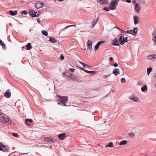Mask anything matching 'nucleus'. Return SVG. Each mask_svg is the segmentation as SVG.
<instances>
[{"mask_svg": "<svg viewBox=\"0 0 156 156\" xmlns=\"http://www.w3.org/2000/svg\"><path fill=\"white\" fill-rule=\"evenodd\" d=\"M68 98L66 96H62L59 95V105L67 106L66 105L67 102Z\"/></svg>", "mask_w": 156, "mask_h": 156, "instance_id": "f257e3e1", "label": "nucleus"}, {"mask_svg": "<svg viewBox=\"0 0 156 156\" xmlns=\"http://www.w3.org/2000/svg\"><path fill=\"white\" fill-rule=\"evenodd\" d=\"M120 0H112L110 4V8L111 10H114L116 9L118 2Z\"/></svg>", "mask_w": 156, "mask_h": 156, "instance_id": "f03ea898", "label": "nucleus"}, {"mask_svg": "<svg viewBox=\"0 0 156 156\" xmlns=\"http://www.w3.org/2000/svg\"><path fill=\"white\" fill-rule=\"evenodd\" d=\"M0 120L1 122L5 123L9 122V119L6 117L3 114H0Z\"/></svg>", "mask_w": 156, "mask_h": 156, "instance_id": "7ed1b4c3", "label": "nucleus"}, {"mask_svg": "<svg viewBox=\"0 0 156 156\" xmlns=\"http://www.w3.org/2000/svg\"><path fill=\"white\" fill-rule=\"evenodd\" d=\"M128 38L127 37H123V36H121L119 38V41L120 44L123 45L125 42H127Z\"/></svg>", "mask_w": 156, "mask_h": 156, "instance_id": "20e7f679", "label": "nucleus"}, {"mask_svg": "<svg viewBox=\"0 0 156 156\" xmlns=\"http://www.w3.org/2000/svg\"><path fill=\"white\" fill-rule=\"evenodd\" d=\"M9 149V147L8 146L4 145L1 143H0V151L4 152H7Z\"/></svg>", "mask_w": 156, "mask_h": 156, "instance_id": "39448f33", "label": "nucleus"}, {"mask_svg": "<svg viewBox=\"0 0 156 156\" xmlns=\"http://www.w3.org/2000/svg\"><path fill=\"white\" fill-rule=\"evenodd\" d=\"M45 141L47 142L54 143L56 141V139L54 138L46 137L45 139Z\"/></svg>", "mask_w": 156, "mask_h": 156, "instance_id": "423d86ee", "label": "nucleus"}, {"mask_svg": "<svg viewBox=\"0 0 156 156\" xmlns=\"http://www.w3.org/2000/svg\"><path fill=\"white\" fill-rule=\"evenodd\" d=\"M119 40L117 38H115L112 41V44L115 46H119Z\"/></svg>", "mask_w": 156, "mask_h": 156, "instance_id": "0eeeda50", "label": "nucleus"}, {"mask_svg": "<svg viewBox=\"0 0 156 156\" xmlns=\"http://www.w3.org/2000/svg\"><path fill=\"white\" fill-rule=\"evenodd\" d=\"M66 137V136L65 133L59 134V139H60L61 140H64Z\"/></svg>", "mask_w": 156, "mask_h": 156, "instance_id": "6e6552de", "label": "nucleus"}, {"mask_svg": "<svg viewBox=\"0 0 156 156\" xmlns=\"http://www.w3.org/2000/svg\"><path fill=\"white\" fill-rule=\"evenodd\" d=\"M147 58L150 60H154L156 59V55H150L147 56Z\"/></svg>", "mask_w": 156, "mask_h": 156, "instance_id": "1a4fd4ad", "label": "nucleus"}, {"mask_svg": "<svg viewBox=\"0 0 156 156\" xmlns=\"http://www.w3.org/2000/svg\"><path fill=\"white\" fill-rule=\"evenodd\" d=\"M44 5L43 3L38 2L36 3L35 5V7L37 9H39L42 7Z\"/></svg>", "mask_w": 156, "mask_h": 156, "instance_id": "9d476101", "label": "nucleus"}, {"mask_svg": "<svg viewBox=\"0 0 156 156\" xmlns=\"http://www.w3.org/2000/svg\"><path fill=\"white\" fill-rule=\"evenodd\" d=\"M105 42L104 41H100L97 44L95 45L94 49L95 51H96L97 50H98L99 48V45L102 44L103 43Z\"/></svg>", "mask_w": 156, "mask_h": 156, "instance_id": "9b49d317", "label": "nucleus"}, {"mask_svg": "<svg viewBox=\"0 0 156 156\" xmlns=\"http://www.w3.org/2000/svg\"><path fill=\"white\" fill-rule=\"evenodd\" d=\"M33 122V120L30 119H26L25 120V123L26 125L28 126H30L29 123H32Z\"/></svg>", "mask_w": 156, "mask_h": 156, "instance_id": "f8f14e48", "label": "nucleus"}, {"mask_svg": "<svg viewBox=\"0 0 156 156\" xmlns=\"http://www.w3.org/2000/svg\"><path fill=\"white\" fill-rule=\"evenodd\" d=\"M138 28L136 27L133 30H131V33L130 34H132L133 35H135L137 33V32Z\"/></svg>", "mask_w": 156, "mask_h": 156, "instance_id": "ddd939ff", "label": "nucleus"}, {"mask_svg": "<svg viewBox=\"0 0 156 156\" xmlns=\"http://www.w3.org/2000/svg\"><path fill=\"white\" fill-rule=\"evenodd\" d=\"M9 90H8L4 94V96L7 98H9L11 95V92L9 91Z\"/></svg>", "mask_w": 156, "mask_h": 156, "instance_id": "4468645a", "label": "nucleus"}, {"mask_svg": "<svg viewBox=\"0 0 156 156\" xmlns=\"http://www.w3.org/2000/svg\"><path fill=\"white\" fill-rule=\"evenodd\" d=\"M72 74L69 72H66L64 74V76L66 78H71Z\"/></svg>", "mask_w": 156, "mask_h": 156, "instance_id": "2eb2a0df", "label": "nucleus"}, {"mask_svg": "<svg viewBox=\"0 0 156 156\" xmlns=\"http://www.w3.org/2000/svg\"><path fill=\"white\" fill-rule=\"evenodd\" d=\"M134 9L135 11L136 12H138L139 11L140 9V7L138 6V4L136 3L135 4Z\"/></svg>", "mask_w": 156, "mask_h": 156, "instance_id": "dca6fc26", "label": "nucleus"}, {"mask_svg": "<svg viewBox=\"0 0 156 156\" xmlns=\"http://www.w3.org/2000/svg\"><path fill=\"white\" fill-rule=\"evenodd\" d=\"M133 18L134 24L136 25L138 23V18L136 16H134Z\"/></svg>", "mask_w": 156, "mask_h": 156, "instance_id": "f3484780", "label": "nucleus"}, {"mask_svg": "<svg viewBox=\"0 0 156 156\" xmlns=\"http://www.w3.org/2000/svg\"><path fill=\"white\" fill-rule=\"evenodd\" d=\"M87 44H88V47L89 49L91 50L92 49V42L90 41V40H89L87 43Z\"/></svg>", "mask_w": 156, "mask_h": 156, "instance_id": "a211bd4d", "label": "nucleus"}, {"mask_svg": "<svg viewBox=\"0 0 156 156\" xmlns=\"http://www.w3.org/2000/svg\"><path fill=\"white\" fill-rule=\"evenodd\" d=\"M113 73L115 75H117L119 73V71L118 69H115L113 71Z\"/></svg>", "mask_w": 156, "mask_h": 156, "instance_id": "6ab92c4d", "label": "nucleus"}, {"mask_svg": "<svg viewBox=\"0 0 156 156\" xmlns=\"http://www.w3.org/2000/svg\"><path fill=\"white\" fill-rule=\"evenodd\" d=\"M9 12L12 16H15L17 14V12L16 11H15L13 12L12 10H10L9 11Z\"/></svg>", "mask_w": 156, "mask_h": 156, "instance_id": "aec40b11", "label": "nucleus"}, {"mask_svg": "<svg viewBox=\"0 0 156 156\" xmlns=\"http://www.w3.org/2000/svg\"><path fill=\"white\" fill-rule=\"evenodd\" d=\"M0 44L2 46L3 49H5L6 45L1 39H0Z\"/></svg>", "mask_w": 156, "mask_h": 156, "instance_id": "412c9836", "label": "nucleus"}, {"mask_svg": "<svg viewBox=\"0 0 156 156\" xmlns=\"http://www.w3.org/2000/svg\"><path fill=\"white\" fill-rule=\"evenodd\" d=\"M29 14L31 16L34 17H35V12L33 10L30 11Z\"/></svg>", "mask_w": 156, "mask_h": 156, "instance_id": "4be33fe9", "label": "nucleus"}, {"mask_svg": "<svg viewBox=\"0 0 156 156\" xmlns=\"http://www.w3.org/2000/svg\"><path fill=\"white\" fill-rule=\"evenodd\" d=\"M130 99L135 101H136L138 100V97L134 96L130 97Z\"/></svg>", "mask_w": 156, "mask_h": 156, "instance_id": "5701e85b", "label": "nucleus"}, {"mask_svg": "<svg viewBox=\"0 0 156 156\" xmlns=\"http://www.w3.org/2000/svg\"><path fill=\"white\" fill-rule=\"evenodd\" d=\"M26 47L27 50H30L32 47V46H31V44L30 43H28L26 45Z\"/></svg>", "mask_w": 156, "mask_h": 156, "instance_id": "b1692460", "label": "nucleus"}, {"mask_svg": "<svg viewBox=\"0 0 156 156\" xmlns=\"http://www.w3.org/2000/svg\"><path fill=\"white\" fill-rule=\"evenodd\" d=\"M127 141L124 140L121 141L119 144L120 145H125L127 144Z\"/></svg>", "mask_w": 156, "mask_h": 156, "instance_id": "393cba45", "label": "nucleus"}, {"mask_svg": "<svg viewBox=\"0 0 156 156\" xmlns=\"http://www.w3.org/2000/svg\"><path fill=\"white\" fill-rule=\"evenodd\" d=\"M49 41L52 43H56L57 42V41L54 38H50Z\"/></svg>", "mask_w": 156, "mask_h": 156, "instance_id": "a878e982", "label": "nucleus"}, {"mask_svg": "<svg viewBox=\"0 0 156 156\" xmlns=\"http://www.w3.org/2000/svg\"><path fill=\"white\" fill-rule=\"evenodd\" d=\"M99 1H102V4H106L108 3V0H98Z\"/></svg>", "mask_w": 156, "mask_h": 156, "instance_id": "bb28decb", "label": "nucleus"}, {"mask_svg": "<svg viewBox=\"0 0 156 156\" xmlns=\"http://www.w3.org/2000/svg\"><path fill=\"white\" fill-rule=\"evenodd\" d=\"M119 29L120 31H121L122 32V33H125L127 34H130L131 33V30H128L127 31H124L121 29H119V28H118Z\"/></svg>", "mask_w": 156, "mask_h": 156, "instance_id": "cd10ccee", "label": "nucleus"}, {"mask_svg": "<svg viewBox=\"0 0 156 156\" xmlns=\"http://www.w3.org/2000/svg\"><path fill=\"white\" fill-rule=\"evenodd\" d=\"M113 147V143L111 142L109 143L108 145H107L105 146V147Z\"/></svg>", "mask_w": 156, "mask_h": 156, "instance_id": "c85d7f7f", "label": "nucleus"}, {"mask_svg": "<svg viewBox=\"0 0 156 156\" xmlns=\"http://www.w3.org/2000/svg\"><path fill=\"white\" fill-rule=\"evenodd\" d=\"M147 85H144L143 87L141 88V90L143 92H144L145 90H147Z\"/></svg>", "mask_w": 156, "mask_h": 156, "instance_id": "c756f323", "label": "nucleus"}, {"mask_svg": "<svg viewBox=\"0 0 156 156\" xmlns=\"http://www.w3.org/2000/svg\"><path fill=\"white\" fill-rule=\"evenodd\" d=\"M152 69L151 68H148L147 69V73L148 75H149V74L150 72L152 71Z\"/></svg>", "mask_w": 156, "mask_h": 156, "instance_id": "7c9ffc66", "label": "nucleus"}, {"mask_svg": "<svg viewBox=\"0 0 156 156\" xmlns=\"http://www.w3.org/2000/svg\"><path fill=\"white\" fill-rule=\"evenodd\" d=\"M80 63L81 64H82L84 67H87V68H88L89 67V66H88V65H87L84 63L83 62H80Z\"/></svg>", "mask_w": 156, "mask_h": 156, "instance_id": "2f4dec72", "label": "nucleus"}, {"mask_svg": "<svg viewBox=\"0 0 156 156\" xmlns=\"http://www.w3.org/2000/svg\"><path fill=\"white\" fill-rule=\"evenodd\" d=\"M153 35L154 39H153V41H154L155 43L156 44V33H154L153 34Z\"/></svg>", "mask_w": 156, "mask_h": 156, "instance_id": "473e14b6", "label": "nucleus"}, {"mask_svg": "<svg viewBox=\"0 0 156 156\" xmlns=\"http://www.w3.org/2000/svg\"><path fill=\"white\" fill-rule=\"evenodd\" d=\"M129 136L132 138L134 137L135 136V134L133 133H131L129 134Z\"/></svg>", "mask_w": 156, "mask_h": 156, "instance_id": "72a5a7b5", "label": "nucleus"}, {"mask_svg": "<svg viewBox=\"0 0 156 156\" xmlns=\"http://www.w3.org/2000/svg\"><path fill=\"white\" fill-rule=\"evenodd\" d=\"M40 14V12L39 11H36L35 12V17H37Z\"/></svg>", "mask_w": 156, "mask_h": 156, "instance_id": "f704fd0d", "label": "nucleus"}, {"mask_svg": "<svg viewBox=\"0 0 156 156\" xmlns=\"http://www.w3.org/2000/svg\"><path fill=\"white\" fill-rule=\"evenodd\" d=\"M65 58V57H64L63 55V54H62L60 56V57L59 58V59H60L61 61L64 59Z\"/></svg>", "mask_w": 156, "mask_h": 156, "instance_id": "c9c22d12", "label": "nucleus"}, {"mask_svg": "<svg viewBox=\"0 0 156 156\" xmlns=\"http://www.w3.org/2000/svg\"><path fill=\"white\" fill-rule=\"evenodd\" d=\"M42 33L43 34V35H44L45 36H46L48 34V32L47 31H44V30L42 31Z\"/></svg>", "mask_w": 156, "mask_h": 156, "instance_id": "e433bc0d", "label": "nucleus"}, {"mask_svg": "<svg viewBox=\"0 0 156 156\" xmlns=\"http://www.w3.org/2000/svg\"><path fill=\"white\" fill-rule=\"evenodd\" d=\"M13 136L14 137H18L19 136L18 134L17 133H12Z\"/></svg>", "mask_w": 156, "mask_h": 156, "instance_id": "4c0bfd02", "label": "nucleus"}, {"mask_svg": "<svg viewBox=\"0 0 156 156\" xmlns=\"http://www.w3.org/2000/svg\"><path fill=\"white\" fill-rule=\"evenodd\" d=\"M121 82L122 83H124L126 82V80L124 78H122L121 79Z\"/></svg>", "mask_w": 156, "mask_h": 156, "instance_id": "58836bf2", "label": "nucleus"}, {"mask_svg": "<svg viewBox=\"0 0 156 156\" xmlns=\"http://www.w3.org/2000/svg\"><path fill=\"white\" fill-rule=\"evenodd\" d=\"M104 9L106 11H109V9L108 8L105 7L104 8Z\"/></svg>", "mask_w": 156, "mask_h": 156, "instance_id": "ea45409f", "label": "nucleus"}, {"mask_svg": "<svg viewBox=\"0 0 156 156\" xmlns=\"http://www.w3.org/2000/svg\"><path fill=\"white\" fill-rule=\"evenodd\" d=\"M73 26L75 27H76V26L75 25H71L68 26H67L65 28V29H66L69 27H73Z\"/></svg>", "mask_w": 156, "mask_h": 156, "instance_id": "a19ab883", "label": "nucleus"}, {"mask_svg": "<svg viewBox=\"0 0 156 156\" xmlns=\"http://www.w3.org/2000/svg\"><path fill=\"white\" fill-rule=\"evenodd\" d=\"M27 13V12L26 11H24L22 12V14H26Z\"/></svg>", "mask_w": 156, "mask_h": 156, "instance_id": "79ce46f5", "label": "nucleus"}, {"mask_svg": "<svg viewBox=\"0 0 156 156\" xmlns=\"http://www.w3.org/2000/svg\"><path fill=\"white\" fill-rule=\"evenodd\" d=\"M95 72L93 71H89V73L91 74H92L93 73L95 74Z\"/></svg>", "mask_w": 156, "mask_h": 156, "instance_id": "37998d69", "label": "nucleus"}, {"mask_svg": "<svg viewBox=\"0 0 156 156\" xmlns=\"http://www.w3.org/2000/svg\"><path fill=\"white\" fill-rule=\"evenodd\" d=\"M82 69L86 73H89V71H87L84 68H82Z\"/></svg>", "mask_w": 156, "mask_h": 156, "instance_id": "c03bdc74", "label": "nucleus"}, {"mask_svg": "<svg viewBox=\"0 0 156 156\" xmlns=\"http://www.w3.org/2000/svg\"><path fill=\"white\" fill-rule=\"evenodd\" d=\"M75 69L73 68H71L70 69V71L72 73H73L75 71Z\"/></svg>", "mask_w": 156, "mask_h": 156, "instance_id": "a18cd8bd", "label": "nucleus"}, {"mask_svg": "<svg viewBox=\"0 0 156 156\" xmlns=\"http://www.w3.org/2000/svg\"><path fill=\"white\" fill-rule=\"evenodd\" d=\"M103 78L104 79H107L108 78V76H107V75H104L103 76Z\"/></svg>", "mask_w": 156, "mask_h": 156, "instance_id": "49530a36", "label": "nucleus"}, {"mask_svg": "<svg viewBox=\"0 0 156 156\" xmlns=\"http://www.w3.org/2000/svg\"><path fill=\"white\" fill-rule=\"evenodd\" d=\"M126 1L128 3H130L131 2L130 0H126Z\"/></svg>", "mask_w": 156, "mask_h": 156, "instance_id": "de8ad7c7", "label": "nucleus"}, {"mask_svg": "<svg viewBox=\"0 0 156 156\" xmlns=\"http://www.w3.org/2000/svg\"><path fill=\"white\" fill-rule=\"evenodd\" d=\"M114 66L115 67H117L118 66V64L117 63L114 64Z\"/></svg>", "mask_w": 156, "mask_h": 156, "instance_id": "09e8293b", "label": "nucleus"}, {"mask_svg": "<svg viewBox=\"0 0 156 156\" xmlns=\"http://www.w3.org/2000/svg\"><path fill=\"white\" fill-rule=\"evenodd\" d=\"M110 60L111 61H112L113 60V58L112 57H110Z\"/></svg>", "mask_w": 156, "mask_h": 156, "instance_id": "8fccbe9b", "label": "nucleus"}, {"mask_svg": "<svg viewBox=\"0 0 156 156\" xmlns=\"http://www.w3.org/2000/svg\"><path fill=\"white\" fill-rule=\"evenodd\" d=\"M153 76L154 77H156V73H154L153 74Z\"/></svg>", "mask_w": 156, "mask_h": 156, "instance_id": "3c124183", "label": "nucleus"}, {"mask_svg": "<svg viewBox=\"0 0 156 156\" xmlns=\"http://www.w3.org/2000/svg\"><path fill=\"white\" fill-rule=\"evenodd\" d=\"M63 0H59V2H62L63 1Z\"/></svg>", "mask_w": 156, "mask_h": 156, "instance_id": "603ef678", "label": "nucleus"}, {"mask_svg": "<svg viewBox=\"0 0 156 156\" xmlns=\"http://www.w3.org/2000/svg\"><path fill=\"white\" fill-rule=\"evenodd\" d=\"M122 35V34H119V36H121V35Z\"/></svg>", "mask_w": 156, "mask_h": 156, "instance_id": "864d4df0", "label": "nucleus"}, {"mask_svg": "<svg viewBox=\"0 0 156 156\" xmlns=\"http://www.w3.org/2000/svg\"><path fill=\"white\" fill-rule=\"evenodd\" d=\"M58 1V0H56V2H57V1Z\"/></svg>", "mask_w": 156, "mask_h": 156, "instance_id": "5fc2aeb1", "label": "nucleus"}, {"mask_svg": "<svg viewBox=\"0 0 156 156\" xmlns=\"http://www.w3.org/2000/svg\"><path fill=\"white\" fill-rule=\"evenodd\" d=\"M155 87H156V84H155Z\"/></svg>", "mask_w": 156, "mask_h": 156, "instance_id": "6e6d98bb", "label": "nucleus"}, {"mask_svg": "<svg viewBox=\"0 0 156 156\" xmlns=\"http://www.w3.org/2000/svg\"><path fill=\"white\" fill-rule=\"evenodd\" d=\"M54 1H55V2H56V0H54Z\"/></svg>", "mask_w": 156, "mask_h": 156, "instance_id": "4d7b16f0", "label": "nucleus"}, {"mask_svg": "<svg viewBox=\"0 0 156 156\" xmlns=\"http://www.w3.org/2000/svg\"><path fill=\"white\" fill-rule=\"evenodd\" d=\"M108 76H110V75H108Z\"/></svg>", "mask_w": 156, "mask_h": 156, "instance_id": "13d9d810", "label": "nucleus"}, {"mask_svg": "<svg viewBox=\"0 0 156 156\" xmlns=\"http://www.w3.org/2000/svg\"><path fill=\"white\" fill-rule=\"evenodd\" d=\"M75 79H74V80H75Z\"/></svg>", "mask_w": 156, "mask_h": 156, "instance_id": "bf43d9fd", "label": "nucleus"}, {"mask_svg": "<svg viewBox=\"0 0 156 156\" xmlns=\"http://www.w3.org/2000/svg\"><path fill=\"white\" fill-rule=\"evenodd\" d=\"M75 79H74V80H75Z\"/></svg>", "mask_w": 156, "mask_h": 156, "instance_id": "052dcab7", "label": "nucleus"}]
</instances>
